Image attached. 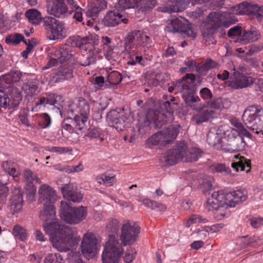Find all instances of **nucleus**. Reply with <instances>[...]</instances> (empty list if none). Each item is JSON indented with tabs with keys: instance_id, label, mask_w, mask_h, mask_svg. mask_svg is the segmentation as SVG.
Instances as JSON below:
<instances>
[{
	"instance_id": "nucleus-29",
	"label": "nucleus",
	"mask_w": 263,
	"mask_h": 263,
	"mask_svg": "<svg viewBox=\"0 0 263 263\" xmlns=\"http://www.w3.org/2000/svg\"><path fill=\"white\" fill-rule=\"evenodd\" d=\"M260 37L259 31L255 28H251L249 30H244L242 34L238 37L237 40L242 44H247L257 41Z\"/></svg>"
},
{
	"instance_id": "nucleus-45",
	"label": "nucleus",
	"mask_w": 263,
	"mask_h": 263,
	"mask_svg": "<svg viewBox=\"0 0 263 263\" xmlns=\"http://www.w3.org/2000/svg\"><path fill=\"white\" fill-rule=\"evenodd\" d=\"M185 24L179 18H174L170 23L168 24L167 29L170 32H181Z\"/></svg>"
},
{
	"instance_id": "nucleus-60",
	"label": "nucleus",
	"mask_w": 263,
	"mask_h": 263,
	"mask_svg": "<svg viewBox=\"0 0 263 263\" xmlns=\"http://www.w3.org/2000/svg\"><path fill=\"white\" fill-rule=\"evenodd\" d=\"M215 28L208 25L206 27L204 28L202 31V34L203 38L206 41H212L213 43V31Z\"/></svg>"
},
{
	"instance_id": "nucleus-41",
	"label": "nucleus",
	"mask_w": 263,
	"mask_h": 263,
	"mask_svg": "<svg viewBox=\"0 0 263 263\" xmlns=\"http://www.w3.org/2000/svg\"><path fill=\"white\" fill-rule=\"evenodd\" d=\"M9 97L8 99L11 102L12 105L14 107L17 106L22 100V96L18 88L12 87L9 88Z\"/></svg>"
},
{
	"instance_id": "nucleus-32",
	"label": "nucleus",
	"mask_w": 263,
	"mask_h": 263,
	"mask_svg": "<svg viewBox=\"0 0 263 263\" xmlns=\"http://www.w3.org/2000/svg\"><path fill=\"white\" fill-rule=\"evenodd\" d=\"M237 136H238V132L234 128L228 127L227 129L223 130L220 147H222V151L225 152Z\"/></svg>"
},
{
	"instance_id": "nucleus-12",
	"label": "nucleus",
	"mask_w": 263,
	"mask_h": 263,
	"mask_svg": "<svg viewBox=\"0 0 263 263\" xmlns=\"http://www.w3.org/2000/svg\"><path fill=\"white\" fill-rule=\"evenodd\" d=\"M186 148V143L180 142L173 148L167 151L161 157V161L165 164L172 165L177 163L179 161L184 159L185 151Z\"/></svg>"
},
{
	"instance_id": "nucleus-22",
	"label": "nucleus",
	"mask_w": 263,
	"mask_h": 263,
	"mask_svg": "<svg viewBox=\"0 0 263 263\" xmlns=\"http://www.w3.org/2000/svg\"><path fill=\"white\" fill-rule=\"evenodd\" d=\"M225 200L229 204V207H234L236 204L245 201L248 197L247 191L245 190L234 191L225 193Z\"/></svg>"
},
{
	"instance_id": "nucleus-33",
	"label": "nucleus",
	"mask_w": 263,
	"mask_h": 263,
	"mask_svg": "<svg viewBox=\"0 0 263 263\" xmlns=\"http://www.w3.org/2000/svg\"><path fill=\"white\" fill-rule=\"evenodd\" d=\"M236 161L231 164V166L236 171H243L248 172L251 168V162L249 159L238 155L235 156Z\"/></svg>"
},
{
	"instance_id": "nucleus-61",
	"label": "nucleus",
	"mask_w": 263,
	"mask_h": 263,
	"mask_svg": "<svg viewBox=\"0 0 263 263\" xmlns=\"http://www.w3.org/2000/svg\"><path fill=\"white\" fill-rule=\"evenodd\" d=\"M13 234L15 237L23 241L26 238V230L20 226H15L13 228Z\"/></svg>"
},
{
	"instance_id": "nucleus-58",
	"label": "nucleus",
	"mask_w": 263,
	"mask_h": 263,
	"mask_svg": "<svg viewBox=\"0 0 263 263\" xmlns=\"http://www.w3.org/2000/svg\"><path fill=\"white\" fill-rule=\"evenodd\" d=\"M63 258L59 253H50L45 258L44 263H62Z\"/></svg>"
},
{
	"instance_id": "nucleus-48",
	"label": "nucleus",
	"mask_w": 263,
	"mask_h": 263,
	"mask_svg": "<svg viewBox=\"0 0 263 263\" xmlns=\"http://www.w3.org/2000/svg\"><path fill=\"white\" fill-rule=\"evenodd\" d=\"M218 63L211 59H208L201 66L196 68V71L200 74H205L206 72L212 69L217 67Z\"/></svg>"
},
{
	"instance_id": "nucleus-27",
	"label": "nucleus",
	"mask_w": 263,
	"mask_h": 263,
	"mask_svg": "<svg viewBox=\"0 0 263 263\" xmlns=\"http://www.w3.org/2000/svg\"><path fill=\"white\" fill-rule=\"evenodd\" d=\"M147 118L151 122H153L155 124V127L157 128H161L167 121L173 120V117L170 118L168 114H164L157 111L148 112Z\"/></svg>"
},
{
	"instance_id": "nucleus-30",
	"label": "nucleus",
	"mask_w": 263,
	"mask_h": 263,
	"mask_svg": "<svg viewBox=\"0 0 263 263\" xmlns=\"http://www.w3.org/2000/svg\"><path fill=\"white\" fill-rule=\"evenodd\" d=\"M9 176L7 174L0 176V209L1 205L5 204L9 193Z\"/></svg>"
},
{
	"instance_id": "nucleus-21",
	"label": "nucleus",
	"mask_w": 263,
	"mask_h": 263,
	"mask_svg": "<svg viewBox=\"0 0 263 263\" xmlns=\"http://www.w3.org/2000/svg\"><path fill=\"white\" fill-rule=\"evenodd\" d=\"M60 99L61 97L54 93L49 94L46 97H41L36 103V105L34 107L33 109L37 110L38 109H40L41 106L46 107L47 105L54 106L57 110H59L61 116H62L64 111H61L59 107Z\"/></svg>"
},
{
	"instance_id": "nucleus-37",
	"label": "nucleus",
	"mask_w": 263,
	"mask_h": 263,
	"mask_svg": "<svg viewBox=\"0 0 263 263\" xmlns=\"http://www.w3.org/2000/svg\"><path fill=\"white\" fill-rule=\"evenodd\" d=\"M22 88L27 95L32 96L38 88L37 82L33 79H27L23 82Z\"/></svg>"
},
{
	"instance_id": "nucleus-56",
	"label": "nucleus",
	"mask_w": 263,
	"mask_h": 263,
	"mask_svg": "<svg viewBox=\"0 0 263 263\" xmlns=\"http://www.w3.org/2000/svg\"><path fill=\"white\" fill-rule=\"evenodd\" d=\"M122 80V76L117 71L111 72L107 77V80L110 85H117L121 82Z\"/></svg>"
},
{
	"instance_id": "nucleus-4",
	"label": "nucleus",
	"mask_w": 263,
	"mask_h": 263,
	"mask_svg": "<svg viewBox=\"0 0 263 263\" xmlns=\"http://www.w3.org/2000/svg\"><path fill=\"white\" fill-rule=\"evenodd\" d=\"M181 126L179 124L170 125L167 128L153 134L146 141V145L150 148L156 146L159 148L172 143L177 137Z\"/></svg>"
},
{
	"instance_id": "nucleus-36",
	"label": "nucleus",
	"mask_w": 263,
	"mask_h": 263,
	"mask_svg": "<svg viewBox=\"0 0 263 263\" xmlns=\"http://www.w3.org/2000/svg\"><path fill=\"white\" fill-rule=\"evenodd\" d=\"M247 143L241 136H237L225 151L226 152L243 151L246 149Z\"/></svg>"
},
{
	"instance_id": "nucleus-50",
	"label": "nucleus",
	"mask_w": 263,
	"mask_h": 263,
	"mask_svg": "<svg viewBox=\"0 0 263 263\" xmlns=\"http://www.w3.org/2000/svg\"><path fill=\"white\" fill-rule=\"evenodd\" d=\"M142 0H119L118 8L121 10L134 8L138 6Z\"/></svg>"
},
{
	"instance_id": "nucleus-55",
	"label": "nucleus",
	"mask_w": 263,
	"mask_h": 263,
	"mask_svg": "<svg viewBox=\"0 0 263 263\" xmlns=\"http://www.w3.org/2000/svg\"><path fill=\"white\" fill-rule=\"evenodd\" d=\"M157 4V0H144L141 4L139 10L143 13L151 11Z\"/></svg>"
},
{
	"instance_id": "nucleus-16",
	"label": "nucleus",
	"mask_w": 263,
	"mask_h": 263,
	"mask_svg": "<svg viewBox=\"0 0 263 263\" xmlns=\"http://www.w3.org/2000/svg\"><path fill=\"white\" fill-rule=\"evenodd\" d=\"M100 241L92 233H86L81 242L82 252L87 258H92L95 255Z\"/></svg>"
},
{
	"instance_id": "nucleus-39",
	"label": "nucleus",
	"mask_w": 263,
	"mask_h": 263,
	"mask_svg": "<svg viewBox=\"0 0 263 263\" xmlns=\"http://www.w3.org/2000/svg\"><path fill=\"white\" fill-rule=\"evenodd\" d=\"M23 181L30 188H32V191H34L33 189V184L34 182H40V180L37 178L36 175L33 173L30 170L26 169L24 170L23 173Z\"/></svg>"
},
{
	"instance_id": "nucleus-19",
	"label": "nucleus",
	"mask_w": 263,
	"mask_h": 263,
	"mask_svg": "<svg viewBox=\"0 0 263 263\" xmlns=\"http://www.w3.org/2000/svg\"><path fill=\"white\" fill-rule=\"evenodd\" d=\"M234 79H230L228 82V85L234 89H240L247 87L252 85L254 79L252 77L247 76L238 72H234Z\"/></svg>"
},
{
	"instance_id": "nucleus-43",
	"label": "nucleus",
	"mask_w": 263,
	"mask_h": 263,
	"mask_svg": "<svg viewBox=\"0 0 263 263\" xmlns=\"http://www.w3.org/2000/svg\"><path fill=\"white\" fill-rule=\"evenodd\" d=\"M97 181L100 184L106 186H111L116 182V176L114 174L105 173L96 177Z\"/></svg>"
},
{
	"instance_id": "nucleus-59",
	"label": "nucleus",
	"mask_w": 263,
	"mask_h": 263,
	"mask_svg": "<svg viewBox=\"0 0 263 263\" xmlns=\"http://www.w3.org/2000/svg\"><path fill=\"white\" fill-rule=\"evenodd\" d=\"M73 44L77 47L80 48H83V46L89 43L90 39L89 37L86 36L81 37L80 36H73L72 38Z\"/></svg>"
},
{
	"instance_id": "nucleus-57",
	"label": "nucleus",
	"mask_w": 263,
	"mask_h": 263,
	"mask_svg": "<svg viewBox=\"0 0 263 263\" xmlns=\"http://www.w3.org/2000/svg\"><path fill=\"white\" fill-rule=\"evenodd\" d=\"M210 170L213 172L220 173L224 174H229L231 172L229 167H227L226 165L223 164H214L210 167Z\"/></svg>"
},
{
	"instance_id": "nucleus-40",
	"label": "nucleus",
	"mask_w": 263,
	"mask_h": 263,
	"mask_svg": "<svg viewBox=\"0 0 263 263\" xmlns=\"http://www.w3.org/2000/svg\"><path fill=\"white\" fill-rule=\"evenodd\" d=\"M212 111L206 109L200 111L193 116L192 121L196 124L199 125L208 121L210 118H212Z\"/></svg>"
},
{
	"instance_id": "nucleus-2",
	"label": "nucleus",
	"mask_w": 263,
	"mask_h": 263,
	"mask_svg": "<svg viewBox=\"0 0 263 263\" xmlns=\"http://www.w3.org/2000/svg\"><path fill=\"white\" fill-rule=\"evenodd\" d=\"M39 202L43 204L39 217L42 221L52 219L55 216L54 203L59 199L55 190L50 186L42 184L39 189Z\"/></svg>"
},
{
	"instance_id": "nucleus-14",
	"label": "nucleus",
	"mask_w": 263,
	"mask_h": 263,
	"mask_svg": "<svg viewBox=\"0 0 263 263\" xmlns=\"http://www.w3.org/2000/svg\"><path fill=\"white\" fill-rule=\"evenodd\" d=\"M129 115L125 112L123 109L111 110L106 117V120L110 126H112L118 130H123L129 123Z\"/></svg>"
},
{
	"instance_id": "nucleus-13",
	"label": "nucleus",
	"mask_w": 263,
	"mask_h": 263,
	"mask_svg": "<svg viewBox=\"0 0 263 263\" xmlns=\"http://www.w3.org/2000/svg\"><path fill=\"white\" fill-rule=\"evenodd\" d=\"M47 8L50 13L58 17H65L70 14L65 4V0H47ZM68 4L78 8V4L74 0H66Z\"/></svg>"
},
{
	"instance_id": "nucleus-42",
	"label": "nucleus",
	"mask_w": 263,
	"mask_h": 263,
	"mask_svg": "<svg viewBox=\"0 0 263 263\" xmlns=\"http://www.w3.org/2000/svg\"><path fill=\"white\" fill-rule=\"evenodd\" d=\"M228 207H229V204L225 200V202L212 211L214 218L217 220H220L227 217L229 215V211L228 210Z\"/></svg>"
},
{
	"instance_id": "nucleus-7",
	"label": "nucleus",
	"mask_w": 263,
	"mask_h": 263,
	"mask_svg": "<svg viewBox=\"0 0 263 263\" xmlns=\"http://www.w3.org/2000/svg\"><path fill=\"white\" fill-rule=\"evenodd\" d=\"M151 39L146 33L135 30L129 32L124 39V50L122 53L129 54L133 50L148 46Z\"/></svg>"
},
{
	"instance_id": "nucleus-10",
	"label": "nucleus",
	"mask_w": 263,
	"mask_h": 263,
	"mask_svg": "<svg viewBox=\"0 0 263 263\" xmlns=\"http://www.w3.org/2000/svg\"><path fill=\"white\" fill-rule=\"evenodd\" d=\"M140 228L133 221L124 220L121 228L120 238L123 246L130 245L136 241Z\"/></svg>"
},
{
	"instance_id": "nucleus-38",
	"label": "nucleus",
	"mask_w": 263,
	"mask_h": 263,
	"mask_svg": "<svg viewBox=\"0 0 263 263\" xmlns=\"http://www.w3.org/2000/svg\"><path fill=\"white\" fill-rule=\"evenodd\" d=\"M184 153L183 161L192 162L197 161L199 158L201 156L202 152L196 147H193L188 150L187 145H186Z\"/></svg>"
},
{
	"instance_id": "nucleus-3",
	"label": "nucleus",
	"mask_w": 263,
	"mask_h": 263,
	"mask_svg": "<svg viewBox=\"0 0 263 263\" xmlns=\"http://www.w3.org/2000/svg\"><path fill=\"white\" fill-rule=\"evenodd\" d=\"M195 79L194 74L187 73L181 79L177 81L174 86H170L168 91L172 92L176 89L177 91L181 92L182 97L186 105L193 107L194 103L200 101V98L195 95L194 85Z\"/></svg>"
},
{
	"instance_id": "nucleus-64",
	"label": "nucleus",
	"mask_w": 263,
	"mask_h": 263,
	"mask_svg": "<svg viewBox=\"0 0 263 263\" xmlns=\"http://www.w3.org/2000/svg\"><path fill=\"white\" fill-rule=\"evenodd\" d=\"M51 122V118L47 114H42L40 116L39 124L42 128L48 127L50 125Z\"/></svg>"
},
{
	"instance_id": "nucleus-54",
	"label": "nucleus",
	"mask_w": 263,
	"mask_h": 263,
	"mask_svg": "<svg viewBox=\"0 0 263 263\" xmlns=\"http://www.w3.org/2000/svg\"><path fill=\"white\" fill-rule=\"evenodd\" d=\"M208 220L205 218H202L198 215H193L191 216L188 219L184 221V224L186 227H190L191 225L196 223H206Z\"/></svg>"
},
{
	"instance_id": "nucleus-20",
	"label": "nucleus",
	"mask_w": 263,
	"mask_h": 263,
	"mask_svg": "<svg viewBox=\"0 0 263 263\" xmlns=\"http://www.w3.org/2000/svg\"><path fill=\"white\" fill-rule=\"evenodd\" d=\"M128 21V19L125 17L122 12H119L118 10H114L106 13L102 22L105 26L114 27L121 22L127 24Z\"/></svg>"
},
{
	"instance_id": "nucleus-15",
	"label": "nucleus",
	"mask_w": 263,
	"mask_h": 263,
	"mask_svg": "<svg viewBox=\"0 0 263 263\" xmlns=\"http://www.w3.org/2000/svg\"><path fill=\"white\" fill-rule=\"evenodd\" d=\"M50 54V58L47 64L48 67H45L46 69L57 65L59 63H66L72 56L70 47L67 45H64L59 49H54Z\"/></svg>"
},
{
	"instance_id": "nucleus-63",
	"label": "nucleus",
	"mask_w": 263,
	"mask_h": 263,
	"mask_svg": "<svg viewBox=\"0 0 263 263\" xmlns=\"http://www.w3.org/2000/svg\"><path fill=\"white\" fill-rule=\"evenodd\" d=\"M102 132L100 128L95 127H90L88 129L87 134L85 135L86 137H89L91 139L100 138L101 141L104 140V139L101 137Z\"/></svg>"
},
{
	"instance_id": "nucleus-11",
	"label": "nucleus",
	"mask_w": 263,
	"mask_h": 263,
	"mask_svg": "<svg viewBox=\"0 0 263 263\" xmlns=\"http://www.w3.org/2000/svg\"><path fill=\"white\" fill-rule=\"evenodd\" d=\"M208 26L216 28L223 26L228 27L231 25L235 23L237 19L232 15L230 11L219 13L213 12L210 13L206 19Z\"/></svg>"
},
{
	"instance_id": "nucleus-9",
	"label": "nucleus",
	"mask_w": 263,
	"mask_h": 263,
	"mask_svg": "<svg viewBox=\"0 0 263 263\" xmlns=\"http://www.w3.org/2000/svg\"><path fill=\"white\" fill-rule=\"evenodd\" d=\"M43 26L49 33L50 40H62L67 36L66 24L56 18L47 16L43 20Z\"/></svg>"
},
{
	"instance_id": "nucleus-1",
	"label": "nucleus",
	"mask_w": 263,
	"mask_h": 263,
	"mask_svg": "<svg viewBox=\"0 0 263 263\" xmlns=\"http://www.w3.org/2000/svg\"><path fill=\"white\" fill-rule=\"evenodd\" d=\"M50 220L52 219L43 221V227L45 233L50 236L53 247L60 252L69 251L71 241L77 234L76 228L66 226L57 220L48 222Z\"/></svg>"
},
{
	"instance_id": "nucleus-31",
	"label": "nucleus",
	"mask_w": 263,
	"mask_h": 263,
	"mask_svg": "<svg viewBox=\"0 0 263 263\" xmlns=\"http://www.w3.org/2000/svg\"><path fill=\"white\" fill-rule=\"evenodd\" d=\"M23 202L21 191L19 190H15L11 197L9 205L10 209L13 214L21 211Z\"/></svg>"
},
{
	"instance_id": "nucleus-44",
	"label": "nucleus",
	"mask_w": 263,
	"mask_h": 263,
	"mask_svg": "<svg viewBox=\"0 0 263 263\" xmlns=\"http://www.w3.org/2000/svg\"><path fill=\"white\" fill-rule=\"evenodd\" d=\"M58 79L64 80H68L72 77V68L67 64H64L59 68L57 73Z\"/></svg>"
},
{
	"instance_id": "nucleus-28",
	"label": "nucleus",
	"mask_w": 263,
	"mask_h": 263,
	"mask_svg": "<svg viewBox=\"0 0 263 263\" xmlns=\"http://www.w3.org/2000/svg\"><path fill=\"white\" fill-rule=\"evenodd\" d=\"M21 76L22 73L20 71H10L3 77L0 78V87L4 89L10 88L13 83L20 81Z\"/></svg>"
},
{
	"instance_id": "nucleus-24",
	"label": "nucleus",
	"mask_w": 263,
	"mask_h": 263,
	"mask_svg": "<svg viewBox=\"0 0 263 263\" xmlns=\"http://www.w3.org/2000/svg\"><path fill=\"white\" fill-rule=\"evenodd\" d=\"M231 105V102L228 99L218 98L207 102V110L212 111V116L217 110L229 108Z\"/></svg>"
},
{
	"instance_id": "nucleus-62",
	"label": "nucleus",
	"mask_w": 263,
	"mask_h": 263,
	"mask_svg": "<svg viewBox=\"0 0 263 263\" xmlns=\"http://www.w3.org/2000/svg\"><path fill=\"white\" fill-rule=\"evenodd\" d=\"M119 221L116 219H110L106 225V229L108 232L116 233L119 228Z\"/></svg>"
},
{
	"instance_id": "nucleus-6",
	"label": "nucleus",
	"mask_w": 263,
	"mask_h": 263,
	"mask_svg": "<svg viewBox=\"0 0 263 263\" xmlns=\"http://www.w3.org/2000/svg\"><path fill=\"white\" fill-rule=\"evenodd\" d=\"M87 208L80 206L72 208L66 202L61 201L60 216L61 218L69 224H78L85 219Z\"/></svg>"
},
{
	"instance_id": "nucleus-34",
	"label": "nucleus",
	"mask_w": 263,
	"mask_h": 263,
	"mask_svg": "<svg viewBox=\"0 0 263 263\" xmlns=\"http://www.w3.org/2000/svg\"><path fill=\"white\" fill-rule=\"evenodd\" d=\"M127 54L128 58L127 64L129 65L134 66L138 64L144 66L147 64V58L141 55L138 51L133 50L129 54Z\"/></svg>"
},
{
	"instance_id": "nucleus-49",
	"label": "nucleus",
	"mask_w": 263,
	"mask_h": 263,
	"mask_svg": "<svg viewBox=\"0 0 263 263\" xmlns=\"http://www.w3.org/2000/svg\"><path fill=\"white\" fill-rule=\"evenodd\" d=\"M261 240L256 237L252 236L249 238H244L240 243L241 248H246L249 246L257 248L261 245Z\"/></svg>"
},
{
	"instance_id": "nucleus-8",
	"label": "nucleus",
	"mask_w": 263,
	"mask_h": 263,
	"mask_svg": "<svg viewBox=\"0 0 263 263\" xmlns=\"http://www.w3.org/2000/svg\"><path fill=\"white\" fill-rule=\"evenodd\" d=\"M123 249L114 235H109L102 254L103 263H119Z\"/></svg>"
},
{
	"instance_id": "nucleus-51",
	"label": "nucleus",
	"mask_w": 263,
	"mask_h": 263,
	"mask_svg": "<svg viewBox=\"0 0 263 263\" xmlns=\"http://www.w3.org/2000/svg\"><path fill=\"white\" fill-rule=\"evenodd\" d=\"M142 203L145 206L153 210H157L162 212L164 211L166 209V207L164 204L149 199H145L143 200Z\"/></svg>"
},
{
	"instance_id": "nucleus-46",
	"label": "nucleus",
	"mask_w": 263,
	"mask_h": 263,
	"mask_svg": "<svg viewBox=\"0 0 263 263\" xmlns=\"http://www.w3.org/2000/svg\"><path fill=\"white\" fill-rule=\"evenodd\" d=\"M25 15L29 22L32 24H39L42 18L41 13L34 9L28 10L25 13Z\"/></svg>"
},
{
	"instance_id": "nucleus-47",
	"label": "nucleus",
	"mask_w": 263,
	"mask_h": 263,
	"mask_svg": "<svg viewBox=\"0 0 263 263\" xmlns=\"http://www.w3.org/2000/svg\"><path fill=\"white\" fill-rule=\"evenodd\" d=\"M2 167L8 176H12L14 178L20 175L19 171H17L14 166V163L11 161H5L2 164Z\"/></svg>"
},
{
	"instance_id": "nucleus-5",
	"label": "nucleus",
	"mask_w": 263,
	"mask_h": 263,
	"mask_svg": "<svg viewBox=\"0 0 263 263\" xmlns=\"http://www.w3.org/2000/svg\"><path fill=\"white\" fill-rule=\"evenodd\" d=\"M242 119L247 128L263 135V108L260 106H248L243 112Z\"/></svg>"
},
{
	"instance_id": "nucleus-52",
	"label": "nucleus",
	"mask_w": 263,
	"mask_h": 263,
	"mask_svg": "<svg viewBox=\"0 0 263 263\" xmlns=\"http://www.w3.org/2000/svg\"><path fill=\"white\" fill-rule=\"evenodd\" d=\"M23 39L24 36L21 34L15 33L7 36L5 39V42L9 45H16L21 41H23L27 45V42L23 40Z\"/></svg>"
},
{
	"instance_id": "nucleus-35",
	"label": "nucleus",
	"mask_w": 263,
	"mask_h": 263,
	"mask_svg": "<svg viewBox=\"0 0 263 263\" xmlns=\"http://www.w3.org/2000/svg\"><path fill=\"white\" fill-rule=\"evenodd\" d=\"M69 120H71V123L73 126V129L77 134H82L86 130L85 123L87 119L82 118L78 114H76L73 119L69 117Z\"/></svg>"
},
{
	"instance_id": "nucleus-18",
	"label": "nucleus",
	"mask_w": 263,
	"mask_h": 263,
	"mask_svg": "<svg viewBox=\"0 0 263 263\" xmlns=\"http://www.w3.org/2000/svg\"><path fill=\"white\" fill-rule=\"evenodd\" d=\"M210 0H171V4H168L165 7V12H177L185 10L190 3L193 5L201 4L209 2Z\"/></svg>"
},
{
	"instance_id": "nucleus-23",
	"label": "nucleus",
	"mask_w": 263,
	"mask_h": 263,
	"mask_svg": "<svg viewBox=\"0 0 263 263\" xmlns=\"http://www.w3.org/2000/svg\"><path fill=\"white\" fill-rule=\"evenodd\" d=\"M63 197L66 200L73 202H79L83 199V195L78 191L77 187L71 184H66L61 187Z\"/></svg>"
},
{
	"instance_id": "nucleus-25",
	"label": "nucleus",
	"mask_w": 263,
	"mask_h": 263,
	"mask_svg": "<svg viewBox=\"0 0 263 263\" xmlns=\"http://www.w3.org/2000/svg\"><path fill=\"white\" fill-rule=\"evenodd\" d=\"M225 199L224 192L223 191L214 192L208 199L205 208L209 211H213L225 202Z\"/></svg>"
},
{
	"instance_id": "nucleus-17",
	"label": "nucleus",
	"mask_w": 263,
	"mask_h": 263,
	"mask_svg": "<svg viewBox=\"0 0 263 263\" xmlns=\"http://www.w3.org/2000/svg\"><path fill=\"white\" fill-rule=\"evenodd\" d=\"M66 109L67 114L69 116H76V114H78L82 118L88 119L89 115V105L84 100H79L78 103H70Z\"/></svg>"
},
{
	"instance_id": "nucleus-53",
	"label": "nucleus",
	"mask_w": 263,
	"mask_h": 263,
	"mask_svg": "<svg viewBox=\"0 0 263 263\" xmlns=\"http://www.w3.org/2000/svg\"><path fill=\"white\" fill-rule=\"evenodd\" d=\"M247 6L248 3L246 2H242V3L239 4L236 6L233 7L230 10L231 14L233 15V14L236 15H243L247 14Z\"/></svg>"
},
{
	"instance_id": "nucleus-26",
	"label": "nucleus",
	"mask_w": 263,
	"mask_h": 263,
	"mask_svg": "<svg viewBox=\"0 0 263 263\" xmlns=\"http://www.w3.org/2000/svg\"><path fill=\"white\" fill-rule=\"evenodd\" d=\"M222 129L219 128H211L206 136L208 144L217 149L222 151L221 146Z\"/></svg>"
}]
</instances>
